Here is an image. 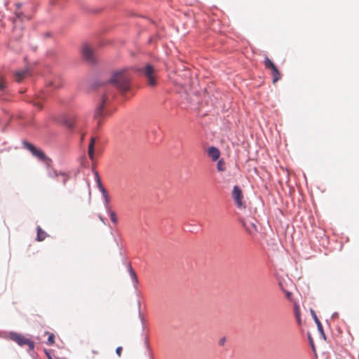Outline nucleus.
I'll use <instances>...</instances> for the list:
<instances>
[{
  "instance_id": "nucleus-1",
  "label": "nucleus",
  "mask_w": 359,
  "mask_h": 359,
  "mask_svg": "<svg viewBox=\"0 0 359 359\" xmlns=\"http://www.w3.org/2000/svg\"><path fill=\"white\" fill-rule=\"evenodd\" d=\"M131 74L127 69H122L114 72L109 80V83L115 86L122 93H126L130 89Z\"/></svg>"
},
{
  "instance_id": "nucleus-2",
  "label": "nucleus",
  "mask_w": 359,
  "mask_h": 359,
  "mask_svg": "<svg viewBox=\"0 0 359 359\" xmlns=\"http://www.w3.org/2000/svg\"><path fill=\"white\" fill-rule=\"evenodd\" d=\"M108 102H109V95L106 93L102 95L101 103L97 105L93 116L94 121L96 123L97 127L101 126L103 120L106 116L104 107Z\"/></svg>"
},
{
  "instance_id": "nucleus-3",
  "label": "nucleus",
  "mask_w": 359,
  "mask_h": 359,
  "mask_svg": "<svg viewBox=\"0 0 359 359\" xmlns=\"http://www.w3.org/2000/svg\"><path fill=\"white\" fill-rule=\"evenodd\" d=\"M24 147L29 150L33 156L42 161L47 166H50L52 160L47 157L46 154L39 149L35 147L32 144L24 142Z\"/></svg>"
},
{
  "instance_id": "nucleus-4",
  "label": "nucleus",
  "mask_w": 359,
  "mask_h": 359,
  "mask_svg": "<svg viewBox=\"0 0 359 359\" xmlns=\"http://www.w3.org/2000/svg\"><path fill=\"white\" fill-rule=\"evenodd\" d=\"M9 338L17 343L19 346H22L25 345L28 346L29 351H33L34 349L35 344L31 339L27 338L22 334L11 332L9 333Z\"/></svg>"
},
{
  "instance_id": "nucleus-5",
  "label": "nucleus",
  "mask_w": 359,
  "mask_h": 359,
  "mask_svg": "<svg viewBox=\"0 0 359 359\" xmlns=\"http://www.w3.org/2000/svg\"><path fill=\"white\" fill-rule=\"evenodd\" d=\"M142 74L147 79V85L150 87H155L157 85L156 74L157 72L156 69L151 65L147 64L142 69Z\"/></svg>"
},
{
  "instance_id": "nucleus-6",
  "label": "nucleus",
  "mask_w": 359,
  "mask_h": 359,
  "mask_svg": "<svg viewBox=\"0 0 359 359\" xmlns=\"http://www.w3.org/2000/svg\"><path fill=\"white\" fill-rule=\"evenodd\" d=\"M264 65L266 69L271 70V74L273 76V83H276L281 78V74L275 65V64L268 57H265Z\"/></svg>"
},
{
  "instance_id": "nucleus-7",
  "label": "nucleus",
  "mask_w": 359,
  "mask_h": 359,
  "mask_svg": "<svg viewBox=\"0 0 359 359\" xmlns=\"http://www.w3.org/2000/svg\"><path fill=\"white\" fill-rule=\"evenodd\" d=\"M232 198L238 208H245L243 203V195L241 189L236 185L233 188Z\"/></svg>"
},
{
  "instance_id": "nucleus-8",
  "label": "nucleus",
  "mask_w": 359,
  "mask_h": 359,
  "mask_svg": "<svg viewBox=\"0 0 359 359\" xmlns=\"http://www.w3.org/2000/svg\"><path fill=\"white\" fill-rule=\"evenodd\" d=\"M81 53L83 57L90 63L95 62V56L93 50L88 45L83 44L81 47Z\"/></svg>"
},
{
  "instance_id": "nucleus-9",
  "label": "nucleus",
  "mask_w": 359,
  "mask_h": 359,
  "mask_svg": "<svg viewBox=\"0 0 359 359\" xmlns=\"http://www.w3.org/2000/svg\"><path fill=\"white\" fill-rule=\"evenodd\" d=\"M208 154L212 160L215 161L219 159L220 156V151L217 148L211 147L208 150Z\"/></svg>"
},
{
  "instance_id": "nucleus-10",
  "label": "nucleus",
  "mask_w": 359,
  "mask_h": 359,
  "mask_svg": "<svg viewBox=\"0 0 359 359\" xmlns=\"http://www.w3.org/2000/svg\"><path fill=\"white\" fill-rule=\"evenodd\" d=\"M29 74V69H25L23 70L17 71L15 73V79L17 82H21L24 78Z\"/></svg>"
},
{
  "instance_id": "nucleus-11",
  "label": "nucleus",
  "mask_w": 359,
  "mask_h": 359,
  "mask_svg": "<svg viewBox=\"0 0 359 359\" xmlns=\"http://www.w3.org/2000/svg\"><path fill=\"white\" fill-rule=\"evenodd\" d=\"M311 315H312V317L318 327V330L319 332L323 336V337H325V333H324L323 325L313 311H311Z\"/></svg>"
},
{
  "instance_id": "nucleus-12",
  "label": "nucleus",
  "mask_w": 359,
  "mask_h": 359,
  "mask_svg": "<svg viewBox=\"0 0 359 359\" xmlns=\"http://www.w3.org/2000/svg\"><path fill=\"white\" fill-rule=\"evenodd\" d=\"M95 143V137H92L90 139V142L88 146V151L89 158L92 161L94 159Z\"/></svg>"
},
{
  "instance_id": "nucleus-13",
  "label": "nucleus",
  "mask_w": 359,
  "mask_h": 359,
  "mask_svg": "<svg viewBox=\"0 0 359 359\" xmlns=\"http://www.w3.org/2000/svg\"><path fill=\"white\" fill-rule=\"evenodd\" d=\"M101 192H102V196H103V197L104 198L106 208H107V210H108V208H110L109 205V202H110V199H109V196L108 195V193H107V190L105 189V188L104 187V186H101Z\"/></svg>"
},
{
  "instance_id": "nucleus-14",
  "label": "nucleus",
  "mask_w": 359,
  "mask_h": 359,
  "mask_svg": "<svg viewBox=\"0 0 359 359\" xmlns=\"http://www.w3.org/2000/svg\"><path fill=\"white\" fill-rule=\"evenodd\" d=\"M60 175L62 177V182L65 184L68 180V177L66 175L62 173H58L56 170H53V172H50L49 173V176L50 177H57Z\"/></svg>"
},
{
  "instance_id": "nucleus-15",
  "label": "nucleus",
  "mask_w": 359,
  "mask_h": 359,
  "mask_svg": "<svg viewBox=\"0 0 359 359\" xmlns=\"http://www.w3.org/2000/svg\"><path fill=\"white\" fill-rule=\"evenodd\" d=\"M47 237V233L40 227H37V241H43Z\"/></svg>"
},
{
  "instance_id": "nucleus-16",
  "label": "nucleus",
  "mask_w": 359,
  "mask_h": 359,
  "mask_svg": "<svg viewBox=\"0 0 359 359\" xmlns=\"http://www.w3.org/2000/svg\"><path fill=\"white\" fill-rule=\"evenodd\" d=\"M75 119L73 117L67 118L64 121L65 126L69 129H73L75 126Z\"/></svg>"
},
{
  "instance_id": "nucleus-17",
  "label": "nucleus",
  "mask_w": 359,
  "mask_h": 359,
  "mask_svg": "<svg viewBox=\"0 0 359 359\" xmlns=\"http://www.w3.org/2000/svg\"><path fill=\"white\" fill-rule=\"evenodd\" d=\"M107 213L109 214L111 222L114 224H116L118 223V217L116 213L111 209V208H108L107 210Z\"/></svg>"
},
{
  "instance_id": "nucleus-18",
  "label": "nucleus",
  "mask_w": 359,
  "mask_h": 359,
  "mask_svg": "<svg viewBox=\"0 0 359 359\" xmlns=\"http://www.w3.org/2000/svg\"><path fill=\"white\" fill-rule=\"evenodd\" d=\"M25 18H26L27 20L30 19V18L24 15L22 13H16V18H15L13 22L15 25H16L18 21H22Z\"/></svg>"
},
{
  "instance_id": "nucleus-19",
  "label": "nucleus",
  "mask_w": 359,
  "mask_h": 359,
  "mask_svg": "<svg viewBox=\"0 0 359 359\" xmlns=\"http://www.w3.org/2000/svg\"><path fill=\"white\" fill-rule=\"evenodd\" d=\"M246 231L252 234L254 231H257V227L254 223H250L249 226H247L245 224H243Z\"/></svg>"
},
{
  "instance_id": "nucleus-20",
  "label": "nucleus",
  "mask_w": 359,
  "mask_h": 359,
  "mask_svg": "<svg viewBox=\"0 0 359 359\" xmlns=\"http://www.w3.org/2000/svg\"><path fill=\"white\" fill-rule=\"evenodd\" d=\"M217 170L223 172L226 170L225 163L223 159L219 160L217 164Z\"/></svg>"
},
{
  "instance_id": "nucleus-21",
  "label": "nucleus",
  "mask_w": 359,
  "mask_h": 359,
  "mask_svg": "<svg viewBox=\"0 0 359 359\" xmlns=\"http://www.w3.org/2000/svg\"><path fill=\"white\" fill-rule=\"evenodd\" d=\"M130 269V273L131 277L133 278V279L134 280V281H135V283H137V276H136L135 272L134 271V270L132 269V267H131V266H130V269Z\"/></svg>"
},
{
  "instance_id": "nucleus-22",
  "label": "nucleus",
  "mask_w": 359,
  "mask_h": 359,
  "mask_svg": "<svg viewBox=\"0 0 359 359\" xmlns=\"http://www.w3.org/2000/svg\"><path fill=\"white\" fill-rule=\"evenodd\" d=\"M55 342V335L53 334H50L48 338V344L49 345L53 344Z\"/></svg>"
},
{
  "instance_id": "nucleus-23",
  "label": "nucleus",
  "mask_w": 359,
  "mask_h": 359,
  "mask_svg": "<svg viewBox=\"0 0 359 359\" xmlns=\"http://www.w3.org/2000/svg\"><path fill=\"white\" fill-rule=\"evenodd\" d=\"M39 100H34L33 101L34 102V105L37 107L39 109H41L42 108V104L40 102V100L42 99L41 97H39L37 98Z\"/></svg>"
},
{
  "instance_id": "nucleus-24",
  "label": "nucleus",
  "mask_w": 359,
  "mask_h": 359,
  "mask_svg": "<svg viewBox=\"0 0 359 359\" xmlns=\"http://www.w3.org/2000/svg\"><path fill=\"white\" fill-rule=\"evenodd\" d=\"M95 177H96V181L97 182L98 188L101 191V186H103V185L102 184L100 178V177L98 175V173L97 172H95Z\"/></svg>"
},
{
  "instance_id": "nucleus-25",
  "label": "nucleus",
  "mask_w": 359,
  "mask_h": 359,
  "mask_svg": "<svg viewBox=\"0 0 359 359\" xmlns=\"http://www.w3.org/2000/svg\"><path fill=\"white\" fill-rule=\"evenodd\" d=\"M122 351H123V348L121 346H118L116 348V353L117 354V355L118 357H121V354H122Z\"/></svg>"
},
{
  "instance_id": "nucleus-26",
  "label": "nucleus",
  "mask_w": 359,
  "mask_h": 359,
  "mask_svg": "<svg viewBox=\"0 0 359 359\" xmlns=\"http://www.w3.org/2000/svg\"><path fill=\"white\" fill-rule=\"evenodd\" d=\"M50 86H53L54 88H58L61 86L60 83H55V82H50L49 83Z\"/></svg>"
},
{
  "instance_id": "nucleus-27",
  "label": "nucleus",
  "mask_w": 359,
  "mask_h": 359,
  "mask_svg": "<svg viewBox=\"0 0 359 359\" xmlns=\"http://www.w3.org/2000/svg\"><path fill=\"white\" fill-rule=\"evenodd\" d=\"M6 87V84L4 81H0V90H4Z\"/></svg>"
},
{
  "instance_id": "nucleus-28",
  "label": "nucleus",
  "mask_w": 359,
  "mask_h": 359,
  "mask_svg": "<svg viewBox=\"0 0 359 359\" xmlns=\"http://www.w3.org/2000/svg\"><path fill=\"white\" fill-rule=\"evenodd\" d=\"M224 341H225V339H221V340H220L219 344H220L221 345H222V344L224 343Z\"/></svg>"
},
{
  "instance_id": "nucleus-29",
  "label": "nucleus",
  "mask_w": 359,
  "mask_h": 359,
  "mask_svg": "<svg viewBox=\"0 0 359 359\" xmlns=\"http://www.w3.org/2000/svg\"><path fill=\"white\" fill-rule=\"evenodd\" d=\"M296 316H297V318L298 319L299 323H300V318H299V314L296 313Z\"/></svg>"
}]
</instances>
